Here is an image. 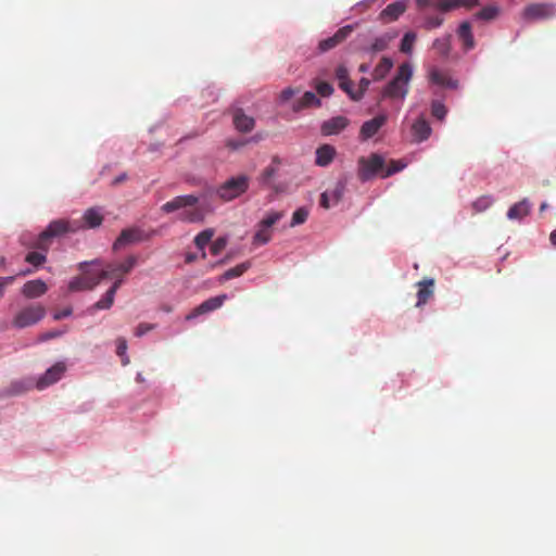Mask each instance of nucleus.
<instances>
[{
    "instance_id": "13d9d810",
    "label": "nucleus",
    "mask_w": 556,
    "mask_h": 556,
    "mask_svg": "<svg viewBox=\"0 0 556 556\" xmlns=\"http://www.w3.org/2000/svg\"><path fill=\"white\" fill-rule=\"evenodd\" d=\"M418 9H425L427 7H433L437 0H415Z\"/></svg>"
},
{
    "instance_id": "393cba45",
    "label": "nucleus",
    "mask_w": 556,
    "mask_h": 556,
    "mask_svg": "<svg viewBox=\"0 0 556 556\" xmlns=\"http://www.w3.org/2000/svg\"><path fill=\"white\" fill-rule=\"evenodd\" d=\"M336 149L330 144H323L316 150L315 163L318 166H328L334 159Z\"/></svg>"
},
{
    "instance_id": "680f3d73",
    "label": "nucleus",
    "mask_w": 556,
    "mask_h": 556,
    "mask_svg": "<svg viewBox=\"0 0 556 556\" xmlns=\"http://www.w3.org/2000/svg\"><path fill=\"white\" fill-rule=\"evenodd\" d=\"M71 314H72V309L71 308H65V309H63L61 312L55 313L53 315V318L55 320H60L62 318H65V317L70 316Z\"/></svg>"
},
{
    "instance_id": "473e14b6",
    "label": "nucleus",
    "mask_w": 556,
    "mask_h": 556,
    "mask_svg": "<svg viewBox=\"0 0 556 556\" xmlns=\"http://www.w3.org/2000/svg\"><path fill=\"white\" fill-rule=\"evenodd\" d=\"M271 239V230L258 224V229L254 235L253 241L256 244H266Z\"/></svg>"
},
{
    "instance_id": "c756f323",
    "label": "nucleus",
    "mask_w": 556,
    "mask_h": 556,
    "mask_svg": "<svg viewBox=\"0 0 556 556\" xmlns=\"http://www.w3.org/2000/svg\"><path fill=\"white\" fill-rule=\"evenodd\" d=\"M92 289H94V282L87 281L85 271H83L81 276L75 277L68 283V290L71 292L92 290Z\"/></svg>"
},
{
    "instance_id": "5fc2aeb1",
    "label": "nucleus",
    "mask_w": 556,
    "mask_h": 556,
    "mask_svg": "<svg viewBox=\"0 0 556 556\" xmlns=\"http://www.w3.org/2000/svg\"><path fill=\"white\" fill-rule=\"evenodd\" d=\"M320 206L328 210L332 204L331 198H330V191H325L320 195Z\"/></svg>"
},
{
    "instance_id": "4c0bfd02",
    "label": "nucleus",
    "mask_w": 556,
    "mask_h": 556,
    "mask_svg": "<svg viewBox=\"0 0 556 556\" xmlns=\"http://www.w3.org/2000/svg\"><path fill=\"white\" fill-rule=\"evenodd\" d=\"M127 352V341L125 338H117L116 339V354L122 358V364L124 366L129 364V358L126 354Z\"/></svg>"
},
{
    "instance_id": "8fccbe9b",
    "label": "nucleus",
    "mask_w": 556,
    "mask_h": 556,
    "mask_svg": "<svg viewBox=\"0 0 556 556\" xmlns=\"http://www.w3.org/2000/svg\"><path fill=\"white\" fill-rule=\"evenodd\" d=\"M64 332H65V330H50V331H46V332H43V333H41L39 336V341L43 342V341H48V340L61 337Z\"/></svg>"
},
{
    "instance_id": "a19ab883",
    "label": "nucleus",
    "mask_w": 556,
    "mask_h": 556,
    "mask_svg": "<svg viewBox=\"0 0 556 556\" xmlns=\"http://www.w3.org/2000/svg\"><path fill=\"white\" fill-rule=\"evenodd\" d=\"M308 217V210L305 207H299L292 215L291 226L304 224Z\"/></svg>"
},
{
    "instance_id": "ea45409f",
    "label": "nucleus",
    "mask_w": 556,
    "mask_h": 556,
    "mask_svg": "<svg viewBox=\"0 0 556 556\" xmlns=\"http://www.w3.org/2000/svg\"><path fill=\"white\" fill-rule=\"evenodd\" d=\"M314 87L320 97H329L333 92L332 85L327 81L315 80Z\"/></svg>"
},
{
    "instance_id": "7ed1b4c3",
    "label": "nucleus",
    "mask_w": 556,
    "mask_h": 556,
    "mask_svg": "<svg viewBox=\"0 0 556 556\" xmlns=\"http://www.w3.org/2000/svg\"><path fill=\"white\" fill-rule=\"evenodd\" d=\"M79 228L80 225L78 222H70L67 219L52 220L29 247L46 254L50 248L51 239L68 232H76Z\"/></svg>"
},
{
    "instance_id": "5701e85b",
    "label": "nucleus",
    "mask_w": 556,
    "mask_h": 556,
    "mask_svg": "<svg viewBox=\"0 0 556 556\" xmlns=\"http://www.w3.org/2000/svg\"><path fill=\"white\" fill-rule=\"evenodd\" d=\"M531 211V204L528 201V199H522L521 201L515 203L513 206L509 207L507 211V218L508 219H522L523 217L528 216Z\"/></svg>"
},
{
    "instance_id": "4be33fe9",
    "label": "nucleus",
    "mask_w": 556,
    "mask_h": 556,
    "mask_svg": "<svg viewBox=\"0 0 556 556\" xmlns=\"http://www.w3.org/2000/svg\"><path fill=\"white\" fill-rule=\"evenodd\" d=\"M457 36L463 43V48L465 51H469L475 48V39L471 30V25L469 22H463L458 29Z\"/></svg>"
},
{
    "instance_id": "f257e3e1",
    "label": "nucleus",
    "mask_w": 556,
    "mask_h": 556,
    "mask_svg": "<svg viewBox=\"0 0 556 556\" xmlns=\"http://www.w3.org/2000/svg\"><path fill=\"white\" fill-rule=\"evenodd\" d=\"M199 198L193 194L178 195L161 206L162 212L169 214L178 210L180 220L187 223H200L204 220L205 213L199 205Z\"/></svg>"
},
{
    "instance_id": "49530a36",
    "label": "nucleus",
    "mask_w": 556,
    "mask_h": 556,
    "mask_svg": "<svg viewBox=\"0 0 556 556\" xmlns=\"http://www.w3.org/2000/svg\"><path fill=\"white\" fill-rule=\"evenodd\" d=\"M457 7L456 0H437L434 4V8L441 12H448Z\"/></svg>"
},
{
    "instance_id": "6e6d98bb",
    "label": "nucleus",
    "mask_w": 556,
    "mask_h": 556,
    "mask_svg": "<svg viewBox=\"0 0 556 556\" xmlns=\"http://www.w3.org/2000/svg\"><path fill=\"white\" fill-rule=\"evenodd\" d=\"M247 140H233L229 139L226 141V147L231 150H238L247 144Z\"/></svg>"
},
{
    "instance_id": "ddd939ff",
    "label": "nucleus",
    "mask_w": 556,
    "mask_h": 556,
    "mask_svg": "<svg viewBox=\"0 0 556 556\" xmlns=\"http://www.w3.org/2000/svg\"><path fill=\"white\" fill-rule=\"evenodd\" d=\"M388 116L387 114H379L376 117L366 121L359 130V139L362 141H367L372 138L379 129L387 123Z\"/></svg>"
},
{
    "instance_id": "9b49d317",
    "label": "nucleus",
    "mask_w": 556,
    "mask_h": 556,
    "mask_svg": "<svg viewBox=\"0 0 556 556\" xmlns=\"http://www.w3.org/2000/svg\"><path fill=\"white\" fill-rule=\"evenodd\" d=\"M227 295L220 294L217 296L210 298L202 302L200 305L194 307L187 316L186 320H192L201 315L211 313L213 311L218 309L223 306L224 302L226 301Z\"/></svg>"
},
{
    "instance_id": "f03ea898",
    "label": "nucleus",
    "mask_w": 556,
    "mask_h": 556,
    "mask_svg": "<svg viewBox=\"0 0 556 556\" xmlns=\"http://www.w3.org/2000/svg\"><path fill=\"white\" fill-rule=\"evenodd\" d=\"M413 77V66L408 63H402L392 80L382 89V99L404 100L409 91V81Z\"/></svg>"
},
{
    "instance_id": "0eeeda50",
    "label": "nucleus",
    "mask_w": 556,
    "mask_h": 556,
    "mask_svg": "<svg viewBox=\"0 0 556 556\" xmlns=\"http://www.w3.org/2000/svg\"><path fill=\"white\" fill-rule=\"evenodd\" d=\"M46 315V309L40 304H30L16 313L12 320V326L23 329L40 321Z\"/></svg>"
},
{
    "instance_id": "f704fd0d",
    "label": "nucleus",
    "mask_w": 556,
    "mask_h": 556,
    "mask_svg": "<svg viewBox=\"0 0 556 556\" xmlns=\"http://www.w3.org/2000/svg\"><path fill=\"white\" fill-rule=\"evenodd\" d=\"M498 14V8L494 5H488L481 9L479 12L475 14V17L478 20L492 21Z\"/></svg>"
},
{
    "instance_id": "3c124183",
    "label": "nucleus",
    "mask_w": 556,
    "mask_h": 556,
    "mask_svg": "<svg viewBox=\"0 0 556 556\" xmlns=\"http://www.w3.org/2000/svg\"><path fill=\"white\" fill-rule=\"evenodd\" d=\"M276 167L274 166H267L262 175H261V180L263 184H268L270 181V179L275 176L276 174Z\"/></svg>"
},
{
    "instance_id": "a878e982",
    "label": "nucleus",
    "mask_w": 556,
    "mask_h": 556,
    "mask_svg": "<svg viewBox=\"0 0 556 556\" xmlns=\"http://www.w3.org/2000/svg\"><path fill=\"white\" fill-rule=\"evenodd\" d=\"M321 105V101L317 96L312 91H306L298 101L293 104V111L299 112L301 110L307 108H319Z\"/></svg>"
},
{
    "instance_id": "4468645a",
    "label": "nucleus",
    "mask_w": 556,
    "mask_h": 556,
    "mask_svg": "<svg viewBox=\"0 0 556 556\" xmlns=\"http://www.w3.org/2000/svg\"><path fill=\"white\" fill-rule=\"evenodd\" d=\"M350 124V121L342 115L331 117L325 121L320 126V131L324 136L338 135L344 130Z\"/></svg>"
},
{
    "instance_id": "423d86ee",
    "label": "nucleus",
    "mask_w": 556,
    "mask_h": 556,
    "mask_svg": "<svg viewBox=\"0 0 556 556\" xmlns=\"http://www.w3.org/2000/svg\"><path fill=\"white\" fill-rule=\"evenodd\" d=\"M138 258L135 255L127 256L123 262L109 263L101 268V277L105 279H113V283H118V288L124 282V277L128 275L137 265Z\"/></svg>"
},
{
    "instance_id": "1a4fd4ad",
    "label": "nucleus",
    "mask_w": 556,
    "mask_h": 556,
    "mask_svg": "<svg viewBox=\"0 0 556 556\" xmlns=\"http://www.w3.org/2000/svg\"><path fill=\"white\" fill-rule=\"evenodd\" d=\"M66 371V365L64 362H58L41 375L37 382L36 388L38 390H45L46 388L58 382Z\"/></svg>"
},
{
    "instance_id": "79ce46f5",
    "label": "nucleus",
    "mask_w": 556,
    "mask_h": 556,
    "mask_svg": "<svg viewBox=\"0 0 556 556\" xmlns=\"http://www.w3.org/2000/svg\"><path fill=\"white\" fill-rule=\"evenodd\" d=\"M446 108L445 105L440 101H432L431 103V114L433 117L442 121L446 116Z\"/></svg>"
},
{
    "instance_id": "412c9836",
    "label": "nucleus",
    "mask_w": 556,
    "mask_h": 556,
    "mask_svg": "<svg viewBox=\"0 0 556 556\" xmlns=\"http://www.w3.org/2000/svg\"><path fill=\"white\" fill-rule=\"evenodd\" d=\"M80 225L79 229L83 228H96L99 227L103 222V215L100 210L91 207L88 208L83 215V223L77 220Z\"/></svg>"
},
{
    "instance_id": "37998d69",
    "label": "nucleus",
    "mask_w": 556,
    "mask_h": 556,
    "mask_svg": "<svg viewBox=\"0 0 556 556\" xmlns=\"http://www.w3.org/2000/svg\"><path fill=\"white\" fill-rule=\"evenodd\" d=\"M405 167V164L401 161H391L390 165L386 168L384 172L381 173V178H387L392 176L395 173L401 172Z\"/></svg>"
},
{
    "instance_id": "603ef678",
    "label": "nucleus",
    "mask_w": 556,
    "mask_h": 556,
    "mask_svg": "<svg viewBox=\"0 0 556 556\" xmlns=\"http://www.w3.org/2000/svg\"><path fill=\"white\" fill-rule=\"evenodd\" d=\"M226 243H227L226 239H224V238H218L217 240H215L211 247L212 254H214V255L219 254L220 251L225 249Z\"/></svg>"
},
{
    "instance_id": "c03bdc74",
    "label": "nucleus",
    "mask_w": 556,
    "mask_h": 556,
    "mask_svg": "<svg viewBox=\"0 0 556 556\" xmlns=\"http://www.w3.org/2000/svg\"><path fill=\"white\" fill-rule=\"evenodd\" d=\"M344 190H345V186L342 182H337L334 188L329 190L332 204L336 205L341 201V199L344 194Z\"/></svg>"
},
{
    "instance_id": "6ab92c4d",
    "label": "nucleus",
    "mask_w": 556,
    "mask_h": 556,
    "mask_svg": "<svg viewBox=\"0 0 556 556\" xmlns=\"http://www.w3.org/2000/svg\"><path fill=\"white\" fill-rule=\"evenodd\" d=\"M428 77L431 84L447 87V88H456L457 81L453 80L447 76L446 73L440 71L437 67H431L428 73Z\"/></svg>"
},
{
    "instance_id": "58836bf2",
    "label": "nucleus",
    "mask_w": 556,
    "mask_h": 556,
    "mask_svg": "<svg viewBox=\"0 0 556 556\" xmlns=\"http://www.w3.org/2000/svg\"><path fill=\"white\" fill-rule=\"evenodd\" d=\"M353 83L350 79H345L343 83L339 84V87L345 91L350 98L354 101H358L363 98V91L355 92L352 88Z\"/></svg>"
},
{
    "instance_id": "2f4dec72",
    "label": "nucleus",
    "mask_w": 556,
    "mask_h": 556,
    "mask_svg": "<svg viewBox=\"0 0 556 556\" xmlns=\"http://www.w3.org/2000/svg\"><path fill=\"white\" fill-rule=\"evenodd\" d=\"M433 49L438 54L442 56H447L451 51V36L447 35L443 38H438L433 41Z\"/></svg>"
},
{
    "instance_id": "a18cd8bd",
    "label": "nucleus",
    "mask_w": 556,
    "mask_h": 556,
    "mask_svg": "<svg viewBox=\"0 0 556 556\" xmlns=\"http://www.w3.org/2000/svg\"><path fill=\"white\" fill-rule=\"evenodd\" d=\"M281 218H282V213H280V212H270L269 214L266 215L265 218H263L260 222V224L265 226V227L271 228V226H274Z\"/></svg>"
},
{
    "instance_id": "20e7f679",
    "label": "nucleus",
    "mask_w": 556,
    "mask_h": 556,
    "mask_svg": "<svg viewBox=\"0 0 556 556\" xmlns=\"http://www.w3.org/2000/svg\"><path fill=\"white\" fill-rule=\"evenodd\" d=\"M384 159L378 153H371L369 156H361L357 161V177L365 182L375 176L384 172Z\"/></svg>"
},
{
    "instance_id": "e433bc0d",
    "label": "nucleus",
    "mask_w": 556,
    "mask_h": 556,
    "mask_svg": "<svg viewBox=\"0 0 556 556\" xmlns=\"http://www.w3.org/2000/svg\"><path fill=\"white\" fill-rule=\"evenodd\" d=\"M214 231L212 229H205L198 233L194 238V244L198 249L203 250L211 241Z\"/></svg>"
},
{
    "instance_id": "052dcab7",
    "label": "nucleus",
    "mask_w": 556,
    "mask_h": 556,
    "mask_svg": "<svg viewBox=\"0 0 556 556\" xmlns=\"http://www.w3.org/2000/svg\"><path fill=\"white\" fill-rule=\"evenodd\" d=\"M490 205V200L488 198H482V199H479L476 203H475V206L478 207V210H484L485 207H488Z\"/></svg>"
},
{
    "instance_id": "f3484780",
    "label": "nucleus",
    "mask_w": 556,
    "mask_h": 556,
    "mask_svg": "<svg viewBox=\"0 0 556 556\" xmlns=\"http://www.w3.org/2000/svg\"><path fill=\"white\" fill-rule=\"evenodd\" d=\"M48 290L45 281L41 279L29 280L24 283L22 294L27 299H36L43 295Z\"/></svg>"
},
{
    "instance_id": "dca6fc26",
    "label": "nucleus",
    "mask_w": 556,
    "mask_h": 556,
    "mask_svg": "<svg viewBox=\"0 0 556 556\" xmlns=\"http://www.w3.org/2000/svg\"><path fill=\"white\" fill-rule=\"evenodd\" d=\"M235 128L243 134L250 132L255 127V119L244 113L242 109H236L232 114Z\"/></svg>"
},
{
    "instance_id": "aec40b11",
    "label": "nucleus",
    "mask_w": 556,
    "mask_h": 556,
    "mask_svg": "<svg viewBox=\"0 0 556 556\" xmlns=\"http://www.w3.org/2000/svg\"><path fill=\"white\" fill-rule=\"evenodd\" d=\"M431 127L429 123L421 116L412 125V134L414 140L421 142L427 140L431 135Z\"/></svg>"
},
{
    "instance_id": "bb28decb",
    "label": "nucleus",
    "mask_w": 556,
    "mask_h": 556,
    "mask_svg": "<svg viewBox=\"0 0 556 556\" xmlns=\"http://www.w3.org/2000/svg\"><path fill=\"white\" fill-rule=\"evenodd\" d=\"M397 37L396 31H387L383 35L377 37L371 43L370 50L372 52H381L384 51L390 42Z\"/></svg>"
},
{
    "instance_id": "774afa93",
    "label": "nucleus",
    "mask_w": 556,
    "mask_h": 556,
    "mask_svg": "<svg viewBox=\"0 0 556 556\" xmlns=\"http://www.w3.org/2000/svg\"><path fill=\"white\" fill-rule=\"evenodd\" d=\"M195 258H197V256H195L194 254H192V253H189V254H187V255H186V262H187V263H191V262H193Z\"/></svg>"
},
{
    "instance_id": "e2e57ef3",
    "label": "nucleus",
    "mask_w": 556,
    "mask_h": 556,
    "mask_svg": "<svg viewBox=\"0 0 556 556\" xmlns=\"http://www.w3.org/2000/svg\"><path fill=\"white\" fill-rule=\"evenodd\" d=\"M14 279H15L14 276L0 277V287L4 288L5 286L11 285L14 281Z\"/></svg>"
},
{
    "instance_id": "7c9ffc66",
    "label": "nucleus",
    "mask_w": 556,
    "mask_h": 556,
    "mask_svg": "<svg viewBox=\"0 0 556 556\" xmlns=\"http://www.w3.org/2000/svg\"><path fill=\"white\" fill-rule=\"evenodd\" d=\"M250 267V263H241L228 270H226L220 277L219 281L224 282L236 277H240L243 273H245Z\"/></svg>"
},
{
    "instance_id": "09e8293b",
    "label": "nucleus",
    "mask_w": 556,
    "mask_h": 556,
    "mask_svg": "<svg viewBox=\"0 0 556 556\" xmlns=\"http://www.w3.org/2000/svg\"><path fill=\"white\" fill-rule=\"evenodd\" d=\"M443 23V18L441 16H429L425 21V27L427 29H433L440 27Z\"/></svg>"
},
{
    "instance_id": "4d7b16f0",
    "label": "nucleus",
    "mask_w": 556,
    "mask_h": 556,
    "mask_svg": "<svg viewBox=\"0 0 556 556\" xmlns=\"http://www.w3.org/2000/svg\"><path fill=\"white\" fill-rule=\"evenodd\" d=\"M298 92H299V89H293V88L289 87L281 91L280 98L282 101H289Z\"/></svg>"
},
{
    "instance_id": "de8ad7c7",
    "label": "nucleus",
    "mask_w": 556,
    "mask_h": 556,
    "mask_svg": "<svg viewBox=\"0 0 556 556\" xmlns=\"http://www.w3.org/2000/svg\"><path fill=\"white\" fill-rule=\"evenodd\" d=\"M157 327L156 324L140 323L135 329L136 337H142L149 331L154 330Z\"/></svg>"
},
{
    "instance_id": "2eb2a0df",
    "label": "nucleus",
    "mask_w": 556,
    "mask_h": 556,
    "mask_svg": "<svg viewBox=\"0 0 556 556\" xmlns=\"http://www.w3.org/2000/svg\"><path fill=\"white\" fill-rule=\"evenodd\" d=\"M103 264L100 260H93L91 262H81L79 269L85 271L87 281L94 282V288L105 278L101 277V268Z\"/></svg>"
},
{
    "instance_id": "c85d7f7f",
    "label": "nucleus",
    "mask_w": 556,
    "mask_h": 556,
    "mask_svg": "<svg viewBox=\"0 0 556 556\" xmlns=\"http://www.w3.org/2000/svg\"><path fill=\"white\" fill-rule=\"evenodd\" d=\"M117 290L118 283H113L105 294L93 305V307L96 309H109L114 303Z\"/></svg>"
},
{
    "instance_id": "b1692460",
    "label": "nucleus",
    "mask_w": 556,
    "mask_h": 556,
    "mask_svg": "<svg viewBox=\"0 0 556 556\" xmlns=\"http://www.w3.org/2000/svg\"><path fill=\"white\" fill-rule=\"evenodd\" d=\"M418 292H417V303L416 306L420 307L425 305L428 300L433 295V279H426L424 281L418 282Z\"/></svg>"
},
{
    "instance_id": "f8f14e48",
    "label": "nucleus",
    "mask_w": 556,
    "mask_h": 556,
    "mask_svg": "<svg viewBox=\"0 0 556 556\" xmlns=\"http://www.w3.org/2000/svg\"><path fill=\"white\" fill-rule=\"evenodd\" d=\"M352 25H346L341 28H339L336 34L331 37H328L324 40H321L318 45V49L320 52L329 51L333 48H336L338 45L343 42L353 31Z\"/></svg>"
},
{
    "instance_id": "c9c22d12",
    "label": "nucleus",
    "mask_w": 556,
    "mask_h": 556,
    "mask_svg": "<svg viewBox=\"0 0 556 556\" xmlns=\"http://www.w3.org/2000/svg\"><path fill=\"white\" fill-rule=\"evenodd\" d=\"M25 261L31 264L34 267L38 268L46 263L47 255L42 252L33 251L27 253Z\"/></svg>"
},
{
    "instance_id": "6e6552de",
    "label": "nucleus",
    "mask_w": 556,
    "mask_h": 556,
    "mask_svg": "<svg viewBox=\"0 0 556 556\" xmlns=\"http://www.w3.org/2000/svg\"><path fill=\"white\" fill-rule=\"evenodd\" d=\"M556 13L555 7L549 3H532L525 8L522 16L526 21L533 22L538 20H545L554 16Z\"/></svg>"
},
{
    "instance_id": "0e129e2a",
    "label": "nucleus",
    "mask_w": 556,
    "mask_h": 556,
    "mask_svg": "<svg viewBox=\"0 0 556 556\" xmlns=\"http://www.w3.org/2000/svg\"><path fill=\"white\" fill-rule=\"evenodd\" d=\"M369 84H370V81L367 78H362L359 80V90L358 91H363V94H364L365 91L367 90V88L369 87Z\"/></svg>"
},
{
    "instance_id": "72a5a7b5",
    "label": "nucleus",
    "mask_w": 556,
    "mask_h": 556,
    "mask_svg": "<svg viewBox=\"0 0 556 556\" xmlns=\"http://www.w3.org/2000/svg\"><path fill=\"white\" fill-rule=\"evenodd\" d=\"M416 38H417V36L414 31L406 33L401 41V47H400L401 52L410 54L413 51V47L416 41Z\"/></svg>"
},
{
    "instance_id": "338daca9",
    "label": "nucleus",
    "mask_w": 556,
    "mask_h": 556,
    "mask_svg": "<svg viewBox=\"0 0 556 556\" xmlns=\"http://www.w3.org/2000/svg\"><path fill=\"white\" fill-rule=\"evenodd\" d=\"M549 240L556 247V229L551 232Z\"/></svg>"
},
{
    "instance_id": "864d4df0",
    "label": "nucleus",
    "mask_w": 556,
    "mask_h": 556,
    "mask_svg": "<svg viewBox=\"0 0 556 556\" xmlns=\"http://www.w3.org/2000/svg\"><path fill=\"white\" fill-rule=\"evenodd\" d=\"M336 77L338 78L339 84L343 83L345 79H350L348 68L343 65L338 66L336 70Z\"/></svg>"
},
{
    "instance_id": "39448f33",
    "label": "nucleus",
    "mask_w": 556,
    "mask_h": 556,
    "mask_svg": "<svg viewBox=\"0 0 556 556\" xmlns=\"http://www.w3.org/2000/svg\"><path fill=\"white\" fill-rule=\"evenodd\" d=\"M250 186L247 175H239L227 179L216 190V194L225 202L232 201L245 193Z\"/></svg>"
},
{
    "instance_id": "a211bd4d",
    "label": "nucleus",
    "mask_w": 556,
    "mask_h": 556,
    "mask_svg": "<svg viewBox=\"0 0 556 556\" xmlns=\"http://www.w3.org/2000/svg\"><path fill=\"white\" fill-rule=\"evenodd\" d=\"M406 10V5L402 1H395L388 4L379 15V18L382 22H393L396 21Z\"/></svg>"
},
{
    "instance_id": "9d476101",
    "label": "nucleus",
    "mask_w": 556,
    "mask_h": 556,
    "mask_svg": "<svg viewBox=\"0 0 556 556\" xmlns=\"http://www.w3.org/2000/svg\"><path fill=\"white\" fill-rule=\"evenodd\" d=\"M148 239L147 233L144 230L138 227L127 228L122 230L117 239L115 240L113 244L114 250H119L126 245L141 242L143 240Z\"/></svg>"
},
{
    "instance_id": "cd10ccee",
    "label": "nucleus",
    "mask_w": 556,
    "mask_h": 556,
    "mask_svg": "<svg viewBox=\"0 0 556 556\" xmlns=\"http://www.w3.org/2000/svg\"><path fill=\"white\" fill-rule=\"evenodd\" d=\"M393 67V61L389 56H383L376 65L372 72L374 80H382Z\"/></svg>"
},
{
    "instance_id": "bf43d9fd",
    "label": "nucleus",
    "mask_w": 556,
    "mask_h": 556,
    "mask_svg": "<svg viewBox=\"0 0 556 556\" xmlns=\"http://www.w3.org/2000/svg\"><path fill=\"white\" fill-rule=\"evenodd\" d=\"M458 7L473 8L478 4V0H456Z\"/></svg>"
},
{
    "instance_id": "69168bd1",
    "label": "nucleus",
    "mask_w": 556,
    "mask_h": 556,
    "mask_svg": "<svg viewBox=\"0 0 556 556\" xmlns=\"http://www.w3.org/2000/svg\"><path fill=\"white\" fill-rule=\"evenodd\" d=\"M126 178H127V175H126V174H122V175L117 176V177L114 179L113 184H114V185L121 184V182H123L124 180H126Z\"/></svg>"
}]
</instances>
